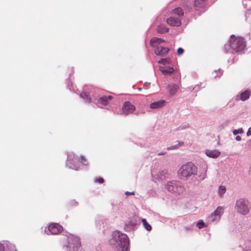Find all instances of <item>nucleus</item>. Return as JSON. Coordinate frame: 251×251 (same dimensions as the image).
Returning <instances> with one entry per match:
<instances>
[{
	"label": "nucleus",
	"instance_id": "obj_10",
	"mask_svg": "<svg viewBox=\"0 0 251 251\" xmlns=\"http://www.w3.org/2000/svg\"><path fill=\"white\" fill-rule=\"evenodd\" d=\"M154 50L155 53L157 55L163 56L166 54L169 51V49L161 46H156Z\"/></svg>",
	"mask_w": 251,
	"mask_h": 251
},
{
	"label": "nucleus",
	"instance_id": "obj_3",
	"mask_svg": "<svg viewBox=\"0 0 251 251\" xmlns=\"http://www.w3.org/2000/svg\"><path fill=\"white\" fill-rule=\"evenodd\" d=\"M197 172V167L193 164L188 163L181 167L178 171V174L181 177H188L195 175Z\"/></svg>",
	"mask_w": 251,
	"mask_h": 251
},
{
	"label": "nucleus",
	"instance_id": "obj_36",
	"mask_svg": "<svg viewBox=\"0 0 251 251\" xmlns=\"http://www.w3.org/2000/svg\"><path fill=\"white\" fill-rule=\"evenodd\" d=\"M165 153V152H160V153H159L158 154V155H162L164 154Z\"/></svg>",
	"mask_w": 251,
	"mask_h": 251
},
{
	"label": "nucleus",
	"instance_id": "obj_9",
	"mask_svg": "<svg viewBox=\"0 0 251 251\" xmlns=\"http://www.w3.org/2000/svg\"><path fill=\"white\" fill-rule=\"evenodd\" d=\"M135 110V107L129 101H126L122 107L124 114H128L133 113Z\"/></svg>",
	"mask_w": 251,
	"mask_h": 251
},
{
	"label": "nucleus",
	"instance_id": "obj_26",
	"mask_svg": "<svg viewBox=\"0 0 251 251\" xmlns=\"http://www.w3.org/2000/svg\"><path fill=\"white\" fill-rule=\"evenodd\" d=\"M205 226H206L205 225V223L203 221H200L197 224V227L199 229L202 228Z\"/></svg>",
	"mask_w": 251,
	"mask_h": 251
},
{
	"label": "nucleus",
	"instance_id": "obj_24",
	"mask_svg": "<svg viewBox=\"0 0 251 251\" xmlns=\"http://www.w3.org/2000/svg\"><path fill=\"white\" fill-rule=\"evenodd\" d=\"M158 63L164 65L170 64L171 63V60L170 58H162L158 61Z\"/></svg>",
	"mask_w": 251,
	"mask_h": 251
},
{
	"label": "nucleus",
	"instance_id": "obj_5",
	"mask_svg": "<svg viewBox=\"0 0 251 251\" xmlns=\"http://www.w3.org/2000/svg\"><path fill=\"white\" fill-rule=\"evenodd\" d=\"M80 239L77 236H72L68 238V245L64 247L66 251H76L80 247Z\"/></svg>",
	"mask_w": 251,
	"mask_h": 251
},
{
	"label": "nucleus",
	"instance_id": "obj_25",
	"mask_svg": "<svg viewBox=\"0 0 251 251\" xmlns=\"http://www.w3.org/2000/svg\"><path fill=\"white\" fill-rule=\"evenodd\" d=\"M80 96L82 99L85 100L87 102H90L91 101V98L85 93H81Z\"/></svg>",
	"mask_w": 251,
	"mask_h": 251
},
{
	"label": "nucleus",
	"instance_id": "obj_27",
	"mask_svg": "<svg viewBox=\"0 0 251 251\" xmlns=\"http://www.w3.org/2000/svg\"><path fill=\"white\" fill-rule=\"evenodd\" d=\"M184 143L183 142H179L177 145H176L175 146L169 147L167 148L168 150H173L178 148L179 147L183 145Z\"/></svg>",
	"mask_w": 251,
	"mask_h": 251
},
{
	"label": "nucleus",
	"instance_id": "obj_21",
	"mask_svg": "<svg viewBox=\"0 0 251 251\" xmlns=\"http://www.w3.org/2000/svg\"><path fill=\"white\" fill-rule=\"evenodd\" d=\"M157 30L160 33H164L169 31V28L164 25H160L157 26Z\"/></svg>",
	"mask_w": 251,
	"mask_h": 251
},
{
	"label": "nucleus",
	"instance_id": "obj_18",
	"mask_svg": "<svg viewBox=\"0 0 251 251\" xmlns=\"http://www.w3.org/2000/svg\"><path fill=\"white\" fill-rule=\"evenodd\" d=\"M251 94V91L249 90H246L244 92L242 93L240 96V99L244 101L249 98Z\"/></svg>",
	"mask_w": 251,
	"mask_h": 251
},
{
	"label": "nucleus",
	"instance_id": "obj_29",
	"mask_svg": "<svg viewBox=\"0 0 251 251\" xmlns=\"http://www.w3.org/2000/svg\"><path fill=\"white\" fill-rule=\"evenodd\" d=\"M243 132V130L242 129H240L239 130H234L233 133L234 135H237L238 133H242Z\"/></svg>",
	"mask_w": 251,
	"mask_h": 251
},
{
	"label": "nucleus",
	"instance_id": "obj_17",
	"mask_svg": "<svg viewBox=\"0 0 251 251\" xmlns=\"http://www.w3.org/2000/svg\"><path fill=\"white\" fill-rule=\"evenodd\" d=\"M169 92L170 95H174L177 91L179 86L176 84L169 85L168 86Z\"/></svg>",
	"mask_w": 251,
	"mask_h": 251
},
{
	"label": "nucleus",
	"instance_id": "obj_1",
	"mask_svg": "<svg viewBox=\"0 0 251 251\" xmlns=\"http://www.w3.org/2000/svg\"><path fill=\"white\" fill-rule=\"evenodd\" d=\"M246 46V41L243 37L231 35L225 48L226 52L232 51L237 53L243 51Z\"/></svg>",
	"mask_w": 251,
	"mask_h": 251
},
{
	"label": "nucleus",
	"instance_id": "obj_14",
	"mask_svg": "<svg viewBox=\"0 0 251 251\" xmlns=\"http://www.w3.org/2000/svg\"><path fill=\"white\" fill-rule=\"evenodd\" d=\"M205 153L207 156L211 158H217L220 155V152L218 150H206Z\"/></svg>",
	"mask_w": 251,
	"mask_h": 251
},
{
	"label": "nucleus",
	"instance_id": "obj_30",
	"mask_svg": "<svg viewBox=\"0 0 251 251\" xmlns=\"http://www.w3.org/2000/svg\"><path fill=\"white\" fill-rule=\"evenodd\" d=\"M95 181L98 182L100 183H103L104 182V179L102 177L96 178L95 179Z\"/></svg>",
	"mask_w": 251,
	"mask_h": 251
},
{
	"label": "nucleus",
	"instance_id": "obj_13",
	"mask_svg": "<svg viewBox=\"0 0 251 251\" xmlns=\"http://www.w3.org/2000/svg\"><path fill=\"white\" fill-rule=\"evenodd\" d=\"M165 100H160L159 101L151 103L150 104V107L151 109H156V108H161L165 105Z\"/></svg>",
	"mask_w": 251,
	"mask_h": 251
},
{
	"label": "nucleus",
	"instance_id": "obj_16",
	"mask_svg": "<svg viewBox=\"0 0 251 251\" xmlns=\"http://www.w3.org/2000/svg\"><path fill=\"white\" fill-rule=\"evenodd\" d=\"M112 99V97L111 96H103L99 99V102L104 105H106L108 104V102L111 100Z\"/></svg>",
	"mask_w": 251,
	"mask_h": 251
},
{
	"label": "nucleus",
	"instance_id": "obj_20",
	"mask_svg": "<svg viewBox=\"0 0 251 251\" xmlns=\"http://www.w3.org/2000/svg\"><path fill=\"white\" fill-rule=\"evenodd\" d=\"M172 13L178 16H183L184 12L181 7H177L172 10Z\"/></svg>",
	"mask_w": 251,
	"mask_h": 251
},
{
	"label": "nucleus",
	"instance_id": "obj_31",
	"mask_svg": "<svg viewBox=\"0 0 251 251\" xmlns=\"http://www.w3.org/2000/svg\"><path fill=\"white\" fill-rule=\"evenodd\" d=\"M80 159L81 160V162L84 164H85V163L87 162L86 159L85 158L84 156H81Z\"/></svg>",
	"mask_w": 251,
	"mask_h": 251
},
{
	"label": "nucleus",
	"instance_id": "obj_32",
	"mask_svg": "<svg viewBox=\"0 0 251 251\" xmlns=\"http://www.w3.org/2000/svg\"><path fill=\"white\" fill-rule=\"evenodd\" d=\"M247 134L248 136L251 135V127L249 128Z\"/></svg>",
	"mask_w": 251,
	"mask_h": 251
},
{
	"label": "nucleus",
	"instance_id": "obj_6",
	"mask_svg": "<svg viewBox=\"0 0 251 251\" xmlns=\"http://www.w3.org/2000/svg\"><path fill=\"white\" fill-rule=\"evenodd\" d=\"M235 208L238 213L242 215L247 214L250 211L248 201L243 199H240L237 201Z\"/></svg>",
	"mask_w": 251,
	"mask_h": 251
},
{
	"label": "nucleus",
	"instance_id": "obj_34",
	"mask_svg": "<svg viewBox=\"0 0 251 251\" xmlns=\"http://www.w3.org/2000/svg\"><path fill=\"white\" fill-rule=\"evenodd\" d=\"M236 140L237 141H240L241 140V137L240 136H237L236 137Z\"/></svg>",
	"mask_w": 251,
	"mask_h": 251
},
{
	"label": "nucleus",
	"instance_id": "obj_15",
	"mask_svg": "<svg viewBox=\"0 0 251 251\" xmlns=\"http://www.w3.org/2000/svg\"><path fill=\"white\" fill-rule=\"evenodd\" d=\"M207 0H195L194 2V6L196 9L203 7L206 3Z\"/></svg>",
	"mask_w": 251,
	"mask_h": 251
},
{
	"label": "nucleus",
	"instance_id": "obj_19",
	"mask_svg": "<svg viewBox=\"0 0 251 251\" xmlns=\"http://www.w3.org/2000/svg\"><path fill=\"white\" fill-rule=\"evenodd\" d=\"M164 42V41L162 39L154 37L151 39V44L153 47H155L156 46H157V44L159 45L160 44Z\"/></svg>",
	"mask_w": 251,
	"mask_h": 251
},
{
	"label": "nucleus",
	"instance_id": "obj_12",
	"mask_svg": "<svg viewBox=\"0 0 251 251\" xmlns=\"http://www.w3.org/2000/svg\"><path fill=\"white\" fill-rule=\"evenodd\" d=\"M159 70L163 75H170L174 71V68L170 66H160Z\"/></svg>",
	"mask_w": 251,
	"mask_h": 251
},
{
	"label": "nucleus",
	"instance_id": "obj_2",
	"mask_svg": "<svg viewBox=\"0 0 251 251\" xmlns=\"http://www.w3.org/2000/svg\"><path fill=\"white\" fill-rule=\"evenodd\" d=\"M110 244L118 251H127L128 246V238L125 234L116 231L112 234Z\"/></svg>",
	"mask_w": 251,
	"mask_h": 251
},
{
	"label": "nucleus",
	"instance_id": "obj_38",
	"mask_svg": "<svg viewBox=\"0 0 251 251\" xmlns=\"http://www.w3.org/2000/svg\"><path fill=\"white\" fill-rule=\"evenodd\" d=\"M138 90V91H141L142 90V88L141 87H139L137 88Z\"/></svg>",
	"mask_w": 251,
	"mask_h": 251
},
{
	"label": "nucleus",
	"instance_id": "obj_4",
	"mask_svg": "<svg viewBox=\"0 0 251 251\" xmlns=\"http://www.w3.org/2000/svg\"><path fill=\"white\" fill-rule=\"evenodd\" d=\"M165 189L171 193L176 194H180L184 191V187L179 182L176 180L168 182L165 185Z\"/></svg>",
	"mask_w": 251,
	"mask_h": 251
},
{
	"label": "nucleus",
	"instance_id": "obj_28",
	"mask_svg": "<svg viewBox=\"0 0 251 251\" xmlns=\"http://www.w3.org/2000/svg\"><path fill=\"white\" fill-rule=\"evenodd\" d=\"M184 52V50L182 48H179L177 50V54L178 55H182Z\"/></svg>",
	"mask_w": 251,
	"mask_h": 251
},
{
	"label": "nucleus",
	"instance_id": "obj_11",
	"mask_svg": "<svg viewBox=\"0 0 251 251\" xmlns=\"http://www.w3.org/2000/svg\"><path fill=\"white\" fill-rule=\"evenodd\" d=\"M167 23L172 26H178L181 25V22L180 19L173 17H170L166 20Z\"/></svg>",
	"mask_w": 251,
	"mask_h": 251
},
{
	"label": "nucleus",
	"instance_id": "obj_37",
	"mask_svg": "<svg viewBox=\"0 0 251 251\" xmlns=\"http://www.w3.org/2000/svg\"><path fill=\"white\" fill-rule=\"evenodd\" d=\"M133 193H129L128 192H126V194L127 195H131V194H133Z\"/></svg>",
	"mask_w": 251,
	"mask_h": 251
},
{
	"label": "nucleus",
	"instance_id": "obj_35",
	"mask_svg": "<svg viewBox=\"0 0 251 251\" xmlns=\"http://www.w3.org/2000/svg\"><path fill=\"white\" fill-rule=\"evenodd\" d=\"M184 229L186 231H187L190 230V228L188 227H184Z\"/></svg>",
	"mask_w": 251,
	"mask_h": 251
},
{
	"label": "nucleus",
	"instance_id": "obj_33",
	"mask_svg": "<svg viewBox=\"0 0 251 251\" xmlns=\"http://www.w3.org/2000/svg\"><path fill=\"white\" fill-rule=\"evenodd\" d=\"M0 251H4V247L1 244H0Z\"/></svg>",
	"mask_w": 251,
	"mask_h": 251
},
{
	"label": "nucleus",
	"instance_id": "obj_22",
	"mask_svg": "<svg viewBox=\"0 0 251 251\" xmlns=\"http://www.w3.org/2000/svg\"><path fill=\"white\" fill-rule=\"evenodd\" d=\"M142 223L144 227L148 231H151V226L147 222V220L145 219H143L142 220Z\"/></svg>",
	"mask_w": 251,
	"mask_h": 251
},
{
	"label": "nucleus",
	"instance_id": "obj_7",
	"mask_svg": "<svg viewBox=\"0 0 251 251\" xmlns=\"http://www.w3.org/2000/svg\"><path fill=\"white\" fill-rule=\"evenodd\" d=\"M224 210L222 207H218L216 210H215L213 213H211L210 216L211 221L214 222L216 220H219L220 219L221 216L224 213Z\"/></svg>",
	"mask_w": 251,
	"mask_h": 251
},
{
	"label": "nucleus",
	"instance_id": "obj_8",
	"mask_svg": "<svg viewBox=\"0 0 251 251\" xmlns=\"http://www.w3.org/2000/svg\"><path fill=\"white\" fill-rule=\"evenodd\" d=\"M48 230L53 234L60 233L63 230L62 226L57 223H52L48 226Z\"/></svg>",
	"mask_w": 251,
	"mask_h": 251
},
{
	"label": "nucleus",
	"instance_id": "obj_23",
	"mask_svg": "<svg viewBox=\"0 0 251 251\" xmlns=\"http://www.w3.org/2000/svg\"><path fill=\"white\" fill-rule=\"evenodd\" d=\"M226 191V188L225 186L220 185L218 189V194L220 196H223Z\"/></svg>",
	"mask_w": 251,
	"mask_h": 251
}]
</instances>
